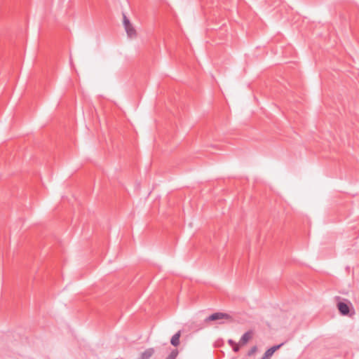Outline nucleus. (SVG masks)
<instances>
[{
  "label": "nucleus",
  "instance_id": "1",
  "mask_svg": "<svg viewBox=\"0 0 359 359\" xmlns=\"http://www.w3.org/2000/svg\"><path fill=\"white\" fill-rule=\"evenodd\" d=\"M123 25L128 37H136V30L125 15H123Z\"/></svg>",
  "mask_w": 359,
  "mask_h": 359
},
{
  "label": "nucleus",
  "instance_id": "2",
  "mask_svg": "<svg viewBox=\"0 0 359 359\" xmlns=\"http://www.w3.org/2000/svg\"><path fill=\"white\" fill-rule=\"evenodd\" d=\"M231 318V316L225 313L222 312H217L214 313L212 315L207 317L205 320V322H209V321H215V320H229Z\"/></svg>",
  "mask_w": 359,
  "mask_h": 359
},
{
  "label": "nucleus",
  "instance_id": "3",
  "mask_svg": "<svg viewBox=\"0 0 359 359\" xmlns=\"http://www.w3.org/2000/svg\"><path fill=\"white\" fill-rule=\"evenodd\" d=\"M337 308L339 309V313L343 316H347L350 311V306L348 304L343 302H339L337 304Z\"/></svg>",
  "mask_w": 359,
  "mask_h": 359
},
{
  "label": "nucleus",
  "instance_id": "4",
  "mask_svg": "<svg viewBox=\"0 0 359 359\" xmlns=\"http://www.w3.org/2000/svg\"><path fill=\"white\" fill-rule=\"evenodd\" d=\"M283 344H278L276 346H273L271 347L270 348H269L264 353L262 359H269V358H271L273 355V354L274 353V352L276 351L278 349H279L283 346Z\"/></svg>",
  "mask_w": 359,
  "mask_h": 359
},
{
  "label": "nucleus",
  "instance_id": "5",
  "mask_svg": "<svg viewBox=\"0 0 359 359\" xmlns=\"http://www.w3.org/2000/svg\"><path fill=\"white\" fill-rule=\"evenodd\" d=\"M253 332L251 330H249L244 333L239 341V344L243 346L246 344L250 339L252 337Z\"/></svg>",
  "mask_w": 359,
  "mask_h": 359
},
{
  "label": "nucleus",
  "instance_id": "6",
  "mask_svg": "<svg viewBox=\"0 0 359 359\" xmlns=\"http://www.w3.org/2000/svg\"><path fill=\"white\" fill-rule=\"evenodd\" d=\"M154 353V349L153 348H147L143 353H142L139 359H149Z\"/></svg>",
  "mask_w": 359,
  "mask_h": 359
},
{
  "label": "nucleus",
  "instance_id": "7",
  "mask_svg": "<svg viewBox=\"0 0 359 359\" xmlns=\"http://www.w3.org/2000/svg\"><path fill=\"white\" fill-rule=\"evenodd\" d=\"M181 336V331H178L171 338L170 343L174 346H177L180 344V338Z\"/></svg>",
  "mask_w": 359,
  "mask_h": 359
},
{
  "label": "nucleus",
  "instance_id": "8",
  "mask_svg": "<svg viewBox=\"0 0 359 359\" xmlns=\"http://www.w3.org/2000/svg\"><path fill=\"white\" fill-rule=\"evenodd\" d=\"M178 351L177 350H173L170 355L166 358V359H175L177 356Z\"/></svg>",
  "mask_w": 359,
  "mask_h": 359
},
{
  "label": "nucleus",
  "instance_id": "9",
  "mask_svg": "<svg viewBox=\"0 0 359 359\" xmlns=\"http://www.w3.org/2000/svg\"><path fill=\"white\" fill-rule=\"evenodd\" d=\"M240 346H241V345H240L239 344H236H236L232 346L233 351L234 352H236H236H238V351H239V349H240Z\"/></svg>",
  "mask_w": 359,
  "mask_h": 359
},
{
  "label": "nucleus",
  "instance_id": "10",
  "mask_svg": "<svg viewBox=\"0 0 359 359\" xmlns=\"http://www.w3.org/2000/svg\"><path fill=\"white\" fill-rule=\"evenodd\" d=\"M257 351V347L253 346L251 348V349L248 351V355H252Z\"/></svg>",
  "mask_w": 359,
  "mask_h": 359
},
{
  "label": "nucleus",
  "instance_id": "11",
  "mask_svg": "<svg viewBox=\"0 0 359 359\" xmlns=\"http://www.w3.org/2000/svg\"><path fill=\"white\" fill-rule=\"evenodd\" d=\"M228 343L231 346H233L236 344V342L233 340H232V339H229Z\"/></svg>",
  "mask_w": 359,
  "mask_h": 359
}]
</instances>
